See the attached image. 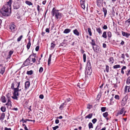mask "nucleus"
Segmentation results:
<instances>
[{"mask_svg": "<svg viewBox=\"0 0 130 130\" xmlns=\"http://www.w3.org/2000/svg\"><path fill=\"white\" fill-rule=\"evenodd\" d=\"M102 36L103 37L106 38V31L103 32Z\"/></svg>", "mask_w": 130, "mask_h": 130, "instance_id": "5fc2aeb1", "label": "nucleus"}, {"mask_svg": "<svg viewBox=\"0 0 130 130\" xmlns=\"http://www.w3.org/2000/svg\"><path fill=\"white\" fill-rule=\"evenodd\" d=\"M11 10L8 8L6 6H3L2 8L1 9L0 12L3 16L7 17L10 15Z\"/></svg>", "mask_w": 130, "mask_h": 130, "instance_id": "7ed1b4c3", "label": "nucleus"}, {"mask_svg": "<svg viewBox=\"0 0 130 130\" xmlns=\"http://www.w3.org/2000/svg\"><path fill=\"white\" fill-rule=\"evenodd\" d=\"M92 48L95 52L99 53L100 51V47L97 45L93 46Z\"/></svg>", "mask_w": 130, "mask_h": 130, "instance_id": "423d86ee", "label": "nucleus"}, {"mask_svg": "<svg viewBox=\"0 0 130 130\" xmlns=\"http://www.w3.org/2000/svg\"><path fill=\"white\" fill-rule=\"evenodd\" d=\"M73 32L74 34L77 36H79V33L77 29H75L74 30H73Z\"/></svg>", "mask_w": 130, "mask_h": 130, "instance_id": "f3484780", "label": "nucleus"}, {"mask_svg": "<svg viewBox=\"0 0 130 130\" xmlns=\"http://www.w3.org/2000/svg\"><path fill=\"white\" fill-rule=\"evenodd\" d=\"M128 88V86H125L124 89V91L125 92H127V89Z\"/></svg>", "mask_w": 130, "mask_h": 130, "instance_id": "338daca9", "label": "nucleus"}, {"mask_svg": "<svg viewBox=\"0 0 130 130\" xmlns=\"http://www.w3.org/2000/svg\"><path fill=\"white\" fill-rule=\"evenodd\" d=\"M16 83L15 82H13L12 84L11 85V88L13 89V90L14 91L15 88H14V85Z\"/></svg>", "mask_w": 130, "mask_h": 130, "instance_id": "473e14b6", "label": "nucleus"}, {"mask_svg": "<svg viewBox=\"0 0 130 130\" xmlns=\"http://www.w3.org/2000/svg\"><path fill=\"white\" fill-rule=\"evenodd\" d=\"M5 117V114L4 113H2V114L1 116L0 117V120H3Z\"/></svg>", "mask_w": 130, "mask_h": 130, "instance_id": "c85d7f7f", "label": "nucleus"}, {"mask_svg": "<svg viewBox=\"0 0 130 130\" xmlns=\"http://www.w3.org/2000/svg\"><path fill=\"white\" fill-rule=\"evenodd\" d=\"M39 98L41 99H43L44 98V96L43 94H41L39 95Z\"/></svg>", "mask_w": 130, "mask_h": 130, "instance_id": "0e129e2a", "label": "nucleus"}, {"mask_svg": "<svg viewBox=\"0 0 130 130\" xmlns=\"http://www.w3.org/2000/svg\"><path fill=\"white\" fill-rule=\"evenodd\" d=\"M11 102L10 100H8L7 103L6 104H5L6 105L8 106H8H10V107H12V104H11Z\"/></svg>", "mask_w": 130, "mask_h": 130, "instance_id": "aec40b11", "label": "nucleus"}, {"mask_svg": "<svg viewBox=\"0 0 130 130\" xmlns=\"http://www.w3.org/2000/svg\"><path fill=\"white\" fill-rule=\"evenodd\" d=\"M92 71L91 68H86L85 74H86L88 75H90L92 73Z\"/></svg>", "mask_w": 130, "mask_h": 130, "instance_id": "0eeeda50", "label": "nucleus"}, {"mask_svg": "<svg viewBox=\"0 0 130 130\" xmlns=\"http://www.w3.org/2000/svg\"><path fill=\"white\" fill-rule=\"evenodd\" d=\"M101 94H99L97 96V100H99L101 97Z\"/></svg>", "mask_w": 130, "mask_h": 130, "instance_id": "3c124183", "label": "nucleus"}, {"mask_svg": "<svg viewBox=\"0 0 130 130\" xmlns=\"http://www.w3.org/2000/svg\"><path fill=\"white\" fill-rule=\"evenodd\" d=\"M127 71V73H126V74L127 76H128L130 74V69H128Z\"/></svg>", "mask_w": 130, "mask_h": 130, "instance_id": "bf43d9fd", "label": "nucleus"}, {"mask_svg": "<svg viewBox=\"0 0 130 130\" xmlns=\"http://www.w3.org/2000/svg\"><path fill=\"white\" fill-rule=\"evenodd\" d=\"M43 68L42 67H41L39 69V71L40 73H41L43 71Z\"/></svg>", "mask_w": 130, "mask_h": 130, "instance_id": "de8ad7c7", "label": "nucleus"}, {"mask_svg": "<svg viewBox=\"0 0 130 130\" xmlns=\"http://www.w3.org/2000/svg\"><path fill=\"white\" fill-rule=\"evenodd\" d=\"M1 109V110L3 112H5L6 110V108L5 107H2Z\"/></svg>", "mask_w": 130, "mask_h": 130, "instance_id": "a19ab883", "label": "nucleus"}, {"mask_svg": "<svg viewBox=\"0 0 130 130\" xmlns=\"http://www.w3.org/2000/svg\"><path fill=\"white\" fill-rule=\"evenodd\" d=\"M88 31L89 33V35L90 36H91L92 35V33L91 31V29L90 28H88Z\"/></svg>", "mask_w": 130, "mask_h": 130, "instance_id": "72a5a7b5", "label": "nucleus"}, {"mask_svg": "<svg viewBox=\"0 0 130 130\" xmlns=\"http://www.w3.org/2000/svg\"><path fill=\"white\" fill-rule=\"evenodd\" d=\"M12 0H9V1L7 2L6 4L4 5V6H6L7 7H8V8L10 9V10H11V4L12 3Z\"/></svg>", "mask_w": 130, "mask_h": 130, "instance_id": "6e6552de", "label": "nucleus"}, {"mask_svg": "<svg viewBox=\"0 0 130 130\" xmlns=\"http://www.w3.org/2000/svg\"><path fill=\"white\" fill-rule=\"evenodd\" d=\"M89 127V129H90L91 128H93V126L92 124L90 122L88 125Z\"/></svg>", "mask_w": 130, "mask_h": 130, "instance_id": "e433bc0d", "label": "nucleus"}, {"mask_svg": "<svg viewBox=\"0 0 130 130\" xmlns=\"http://www.w3.org/2000/svg\"><path fill=\"white\" fill-rule=\"evenodd\" d=\"M115 98L116 100H119L120 99V98L119 96L118 95H115Z\"/></svg>", "mask_w": 130, "mask_h": 130, "instance_id": "49530a36", "label": "nucleus"}, {"mask_svg": "<svg viewBox=\"0 0 130 130\" xmlns=\"http://www.w3.org/2000/svg\"><path fill=\"white\" fill-rule=\"evenodd\" d=\"M115 33L117 35H120V32L118 31L117 29L116 30Z\"/></svg>", "mask_w": 130, "mask_h": 130, "instance_id": "052dcab7", "label": "nucleus"}, {"mask_svg": "<svg viewBox=\"0 0 130 130\" xmlns=\"http://www.w3.org/2000/svg\"><path fill=\"white\" fill-rule=\"evenodd\" d=\"M109 70V67L108 65H106V72H108Z\"/></svg>", "mask_w": 130, "mask_h": 130, "instance_id": "13d9d810", "label": "nucleus"}, {"mask_svg": "<svg viewBox=\"0 0 130 130\" xmlns=\"http://www.w3.org/2000/svg\"><path fill=\"white\" fill-rule=\"evenodd\" d=\"M113 97H112L110 99V103H109V104H108L109 105H112L113 104L114 102L112 101L113 100Z\"/></svg>", "mask_w": 130, "mask_h": 130, "instance_id": "2f4dec72", "label": "nucleus"}, {"mask_svg": "<svg viewBox=\"0 0 130 130\" xmlns=\"http://www.w3.org/2000/svg\"><path fill=\"white\" fill-rule=\"evenodd\" d=\"M9 29H10L11 31L14 32L15 31L16 26L14 24H11L10 25Z\"/></svg>", "mask_w": 130, "mask_h": 130, "instance_id": "1a4fd4ad", "label": "nucleus"}, {"mask_svg": "<svg viewBox=\"0 0 130 130\" xmlns=\"http://www.w3.org/2000/svg\"><path fill=\"white\" fill-rule=\"evenodd\" d=\"M93 114L92 113L89 114L88 115L86 116L85 117L86 119L88 118L89 119L91 118Z\"/></svg>", "mask_w": 130, "mask_h": 130, "instance_id": "5701e85b", "label": "nucleus"}, {"mask_svg": "<svg viewBox=\"0 0 130 130\" xmlns=\"http://www.w3.org/2000/svg\"><path fill=\"white\" fill-rule=\"evenodd\" d=\"M13 51L12 50L10 51L8 53V55L6 58V60L9 59L10 58L11 55L13 54Z\"/></svg>", "mask_w": 130, "mask_h": 130, "instance_id": "f8f14e48", "label": "nucleus"}, {"mask_svg": "<svg viewBox=\"0 0 130 130\" xmlns=\"http://www.w3.org/2000/svg\"><path fill=\"white\" fill-rule=\"evenodd\" d=\"M25 3L26 4L29 6L32 5L33 4L31 2L28 1H26L25 2Z\"/></svg>", "mask_w": 130, "mask_h": 130, "instance_id": "7c9ffc66", "label": "nucleus"}, {"mask_svg": "<svg viewBox=\"0 0 130 130\" xmlns=\"http://www.w3.org/2000/svg\"><path fill=\"white\" fill-rule=\"evenodd\" d=\"M52 57V55L50 54V55L49 57L48 60V64L49 66L50 64L51 63V57Z\"/></svg>", "mask_w": 130, "mask_h": 130, "instance_id": "bb28decb", "label": "nucleus"}, {"mask_svg": "<svg viewBox=\"0 0 130 130\" xmlns=\"http://www.w3.org/2000/svg\"><path fill=\"white\" fill-rule=\"evenodd\" d=\"M103 4V1L102 0H98L97 1V5L99 7H100Z\"/></svg>", "mask_w": 130, "mask_h": 130, "instance_id": "4468645a", "label": "nucleus"}, {"mask_svg": "<svg viewBox=\"0 0 130 130\" xmlns=\"http://www.w3.org/2000/svg\"><path fill=\"white\" fill-rule=\"evenodd\" d=\"M13 7L14 9H18L20 7L19 3H15L14 4Z\"/></svg>", "mask_w": 130, "mask_h": 130, "instance_id": "9b49d317", "label": "nucleus"}, {"mask_svg": "<svg viewBox=\"0 0 130 130\" xmlns=\"http://www.w3.org/2000/svg\"><path fill=\"white\" fill-rule=\"evenodd\" d=\"M128 96L126 95L123 98L121 102V105L122 106H124L127 103V101L128 99Z\"/></svg>", "mask_w": 130, "mask_h": 130, "instance_id": "39448f33", "label": "nucleus"}, {"mask_svg": "<svg viewBox=\"0 0 130 130\" xmlns=\"http://www.w3.org/2000/svg\"><path fill=\"white\" fill-rule=\"evenodd\" d=\"M23 37V36L21 35L20 36L18 39H17V41L18 42H19L21 41V39H22V38Z\"/></svg>", "mask_w": 130, "mask_h": 130, "instance_id": "a18cd8bd", "label": "nucleus"}, {"mask_svg": "<svg viewBox=\"0 0 130 130\" xmlns=\"http://www.w3.org/2000/svg\"><path fill=\"white\" fill-rule=\"evenodd\" d=\"M121 66L120 65H114L113 66V68L114 69H117L118 68H120Z\"/></svg>", "mask_w": 130, "mask_h": 130, "instance_id": "37998d69", "label": "nucleus"}, {"mask_svg": "<svg viewBox=\"0 0 130 130\" xmlns=\"http://www.w3.org/2000/svg\"><path fill=\"white\" fill-rule=\"evenodd\" d=\"M1 100L2 102L3 103H5L6 101L5 97L4 96L2 95V96L1 98Z\"/></svg>", "mask_w": 130, "mask_h": 130, "instance_id": "6ab92c4d", "label": "nucleus"}, {"mask_svg": "<svg viewBox=\"0 0 130 130\" xmlns=\"http://www.w3.org/2000/svg\"><path fill=\"white\" fill-rule=\"evenodd\" d=\"M97 121V119L96 118H94L92 120V122L93 124H94Z\"/></svg>", "mask_w": 130, "mask_h": 130, "instance_id": "09e8293b", "label": "nucleus"}, {"mask_svg": "<svg viewBox=\"0 0 130 130\" xmlns=\"http://www.w3.org/2000/svg\"><path fill=\"white\" fill-rule=\"evenodd\" d=\"M126 83L127 84L129 85L130 84V76L128 77L126 80Z\"/></svg>", "mask_w": 130, "mask_h": 130, "instance_id": "c9c22d12", "label": "nucleus"}, {"mask_svg": "<svg viewBox=\"0 0 130 130\" xmlns=\"http://www.w3.org/2000/svg\"><path fill=\"white\" fill-rule=\"evenodd\" d=\"M81 5V6L82 7L83 9H85V7L84 4H81V5Z\"/></svg>", "mask_w": 130, "mask_h": 130, "instance_id": "69168bd1", "label": "nucleus"}, {"mask_svg": "<svg viewBox=\"0 0 130 130\" xmlns=\"http://www.w3.org/2000/svg\"><path fill=\"white\" fill-rule=\"evenodd\" d=\"M71 100V99L70 98L67 99L64 101L65 103L68 104L67 103L70 102V101Z\"/></svg>", "mask_w": 130, "mask_h": 130, "instance_id": "a878e982", "label": "nucleus"}, {"mask_svg": "<svg viewBox=\"0 0 130 130\" xmlns=\"http://www.w3.org/2000/svg\"><path fill=\"white\" fill-rule=\"evenodd\" d=\"M86 68H91V66L90 61L88 60V61L87 64V66Z\"/></svg>", "mask_w": 130, "mask_h": 130, "instance_id": "2eb2a0df", "label": "nucleus"}, {"mask_svg": "<svg viewBox=\"0 0 130 130\" xmlns=\"http://www.w3.org/2000/svg\"><path fill=\"white\" fill-rule=\"evenodd\" d=\"M21 90V89H19V88L18 89H17L16 90H14L13 93V96L11 97L13 99L18 100V99L17 96H19V92Z\"/></svg>", "mask_w": 130, "mask_h": 130, "instance_id": "20e7f679", "label": "nucleus"}, {"mask_svg": "<svg viewBox=\"0 0 130 130\" xmlns=\"http://www.w3.org/2000/svg\"><path fill=\"white\" fill-rule=\"evenodd\" d=\"M45 31L46 32L49 33L50 32L49 30V28H46L45 29Z\"/></svg>", "mask_w": 130, "mask_h": 130, "instance_id": "774afa93", "label": "nucleus"}, {"mask_svg": "<svg viewBox=\"0 0 130 130\" xmlns=\"http://www.w3.org/2000/svg\"><path fill=\"white\" fill-rule=\"evenodd\" d=\"M71 31V30L69 29H66L63 31V33L65 34H68Z\"/></svg>", "mask_w": 130, "mask_h": 130, "instance_id": "b1692460", "label": "nucleus"}, {"mask_svg": "<svg viewBox=\"0 0 130 130\" xmlns=\"http://www.w3.org/2000/svg\"><path fill=\"white\" fill-rule=\"evenodd\" d=\"M101 110L102 112H104L106 110V107H102L101 108Z\"/></svg>", "mask_w": 130, "mask_h": 130, "instance_id": "8fccbe9b", "label": "nucleus"}, {"mask_svg": "<svg viewBox=\"0 0 130 130\" xmlns=\"http://www.w3.org/2000/svg\"><path fill=\"white\" fill-rule=\"evenodd\" d=\"M92 107V106L91 105H87V108H88L89 109H90Z\"/></svg>", "mask_w": 130, "mask_h": 130, "instance_id": "4d7b16f0", "label": "nucleus"}, {"mask_svg": "<svg viewBox=\"0 0 130 130\" xmlns=\"http://www.w3.org/2000/svg\"><path fill=\"white\" fill-rule=\"evenodd\" d=\"M59 127L58 126H56L55 127H53V128L54 130H56L57 128H58Z\"/></svg>", "mask_w": 130, "mask_h": 130, "instance_id": "603ef678", "label": "nucleus"}, {"mask_svg": "<svg viewBox=\"0 0 130 130\" xmlns=\"http://www.w3.org/2000/svg\"><path fill=\"white\" fill-rule=\"evenodd\" d=\"M20 122H21V121H23V123H25L26 122V120H25V119L24 120L23 118H22V120H20Z\"/></svg>", "mask_w": 130, "mask_h": 130, "instance_id": "e2e57ef3", "label": "nucleus"}, {"mask_svg": "<svg viewBox=\"0 0 130 130\" xmlns=\"http://www.w3.org/2000/svg\"><path fill=\"white\" fill-rule=\"evenodd\" d=\"M31 45V43L30 42V39H29L27 45V48L28 50L30 48Z\"/></svg>", "mask_w": 130, "mask_h": 130, "instance_id": "412c9836", "label": "nucleus"}, {"mask_svg": "<svg viewBox=\"0 0 130 130\" xmlns=\"http://www.w3.org/2000/svg\"><path fill=\"white\" fill-rule=\"evenodd\" d=\"M86 54L84 53L83 54V58L84 60V62H85L86 61Z\"/></svg>", "mask_w": 130, "mask_h": 130, "instance_id": "c03bdc74", "label": "nucleus"}, {"mask_svg": "<svg viewBox=\"0 0 130 130\" xmlns=\"http://www.w3.org/2000/svg\"><path fill=\"white\" fill-rule=\"evenodd\" d=\"M101 128V127L100 126H97L95 129V130H99Z\"/></svg>", "mask_w": 130, "mask_h": 130, "instance_id": "864d4df0", "label": "nucleus"}, {"mask_svg": "<svg viewBox=\"0 0 130 130\" xmlns=\"http://www.w3.org/2000/svg\"><path fill=\"white\" fill-rule=\"evenodd\" d=\"M92 41L90 43V44L92 45L93 46H94L96 45L95 44V42L94 41V40L93 39H92Z\"/></svg>", "mask_w": 130, "mask_h": 130, "instance_id": "4c0bfd02", "label": "nucleus"}, {"mask_svg": "<svg viewBox=\"0 0 130 130\" xmlns=\"http://www.w3.org/2000/svg\"><path fill=\"white\" fill-rule=\"evenodd\" d=\"M108 60L109 62H110V63H112L113 62V58L112 57L110 58Z\"/></svg>", "mask_w": 130, "mask_h": 130, "instance_id": "58836bf2", "label": "nucleus"}, {"mask_svg": "<svg viewBox=\"0 0 130 130\" xmlns=\"http://www.w3.org/2000/svg\"><path fill=\"white\" fill-rule=\"evenodd\" d=\"M124 108L123 107L122 109L118 112L120 115L122 114L123 113L124 111Z\"/></svg>", "mask_w": 130, "mask_h": 130, "instance_id": "f704fd0d", "label": "nucleus"}, {"mask_svg": "<svg viewBox=\"0 0 130 130\" xmlns=\"http://www.w3.org/2000/svg\"><path fill=\"white\" fill-rule=\"evenodd\" d=\"M55 43V42L53 41V42L51 44V47L52 48H54L55 47L56 45Z\"/></svg>", "mask_w": 130, "mask_h": 130, "instance_id": "393cba45", "label": "nucleus"}, {"mask_svg": "<svg viewBox=\"0 0 130 130\" xmlns=\"http://www.w3.org/2000/svg\"><path fill=\"white\" fill-rule=\"evenodd\" d=\"M39 46H37L36 47V48H35V50L36 51H38L39 50Z\"/></svg>", "mask_w": 130, "mask_h": 130, "instance_id": "680f3d73", "label": "nucleus"}, {"mask_svg": "<svg viewBox=\"0 0 130 130\" xmlns=\"http://www.w3.org/2000/svg\"><path fill=\"white\" fill-rule=\"evenodd\" d=\"M5 67H3L1 69L0 73L3 75L5 72Z\"/></svg>", "mask_w": 130, "mask_h": 130, "instance_id": "4be33fe9", "label": "nucleus"}, {"mask_svg": "<svg viewBox=\"0 0 130 130\" xmlns=\"http://www.w3.org/2000/svg\"><path fill=\"white\" fill-rule=\"evenodd\" d=\"M30 85V82L29 81L26 82L25 84V88L27 89L29 88Z\"/></svg>", "mask_w": 130, "mask_h": 130, "instance_id": "ddd939ff", "label": "nucleus"}, {"mask_svg": "<svg viewBox=\"0 0 130 130\" xmlns=\"http://www.w3.org/2000/svg\"><path fill=\"white\" fill-rule=\"evenodd\" d=\"M36 53H34L32 52V54L30 55L29 57L27 58L23 63L22 67H24L27 66H31L36 61Z\"/></svg>", "mask_w": 130, "mask_h": 130, "instance_id": "f257e3e1", "label": "nucleus"}, {"mask_svg": "<svg viewBox=\"0 0 130 130\" xmlns=\"http://www.w3.org/2000/svg\"><path fill=\"white\" fill-rule=\"evenodd\" d=\"M107 35L109 38H110L111 37V32L110 31H108L107 32Z\"/></svg>", "mask_w": 130, "mask_h": 130, "instance_id": "79ce46f5", "label": "nucleus"}, {"mask_svg": "<svg viewBox=\"0 0 130 130\" xmlns=\"http://www.w3.org/2000/svg\"><path fill=\"white\" fill-rule=\"evenodd\" d=\"M67 105V104L64 102L62 104L60 105L59 107L60 109L61 110H62L63 108H64L65 106Z\"/></svg>", "mask_w": 130, "mask_h": 130, "instance_id": "dca6fc26", "label": "nucleus"}, {"mask_svg": "<svg viewBox=\"0 0 130 130\" xmlns=\"http://www.w3.org/2000/svg\"><path fill=\"white\" fill-rule=\"evenodd\" d=\"M96 30L100 35H101L102 34V31L100 28H96Z\"/></svg>", "mask_w": 130, "mask_h": 130, "instance_id": "a211bd4d", "label": "nucleus"}, {"mask_svg": "<svg viewBox=\"0 0 130 130\" xmlns=\"http://www.w3.org/2000/svg\"><path fill=\"white\" fill-rule=\"evenodd\" d=\"M125 23L128 26H129L130 24V18L126 21Z\"/></svg>", "mask_w": 130, "mask_h": 130, "instance_id": "cd10ccee", "label": "nucleus"}, {"mask_svg": "<svg viewBox=\"0 0 130 130\" xmlns=\"http://www.w3.org/2000/svg\"><path fill=\"white\" fill-rule=\"evenodd\" d=\"M103 11L104 12V16L105 17H106V8H103Z\"/></svg>", "mask_w": 130, "mask_h": 130, "instance_id": "6e6d98bb", "label": "nucleus"}, {"mask_svg": "<svg viewBox=\"0 0 130 130\" xmlns=\"http://www.w3.org/2000/svg\"><path fill=\"white\" fill-rule=\"evenodd\" d=\"M26 73L28 75H32L33 74V71L32 70H31L30 71H27Z\"/></svg>", "mask_w": 130, "mask_h": 130, "instance_id": "ea45409f", "label": "nucleus"}, {"mask_svg": "<svg viewBox=\"0 0 130 130\" xmlns=\"http://www.w3.org/2000/svg\"><path fill=\"white\" fill-rule=\"evenodd\" d=\"M10 95H11V94L9 93H8L6 95V96L8 100H11V98H10Z\"/></svg>", "mask_w": 130, "mask_h": 130, "instance_id": "c756f323", "label": "nucleus"}, {"mask_svg": "<svg viewBox=\"0 0 130 130\" xmlns=\"http://www.w3.org/2000/svg\"><path fill=\"white\" fill-rule=\"evenodd\" d=\"M122 35L123 36H125L126 38H128L130 35V34L127 32H125L123 31H122Z\"/></svg>", "mask_w": 130, "mask_h": 130, "instance_id": "9d476101", "label": "nucleus"}, {"mask_svg": "<svg viewBox=\"0 0 130 130\" xmlns=\"http://www.w3.org/2000/svg\"><path fill=\"white\" fill-rule=\"evenodd\" d=\"M51 14L52 17H54L55 19L58 21L61 19L63 15L55 7H53L52 10Z\"/></svg>", "mask_w": 130, "mask_h": 130, "instance_id": "f03ea898", "label": "nucleus"}]
</instances>
